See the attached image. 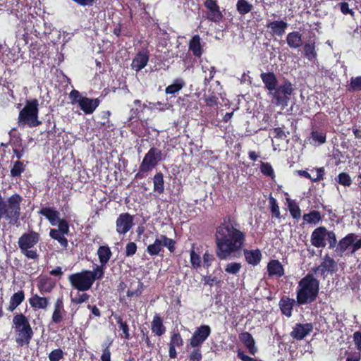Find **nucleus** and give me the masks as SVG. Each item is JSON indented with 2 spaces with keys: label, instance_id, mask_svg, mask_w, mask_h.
Listing matches in <instances>:
<instances>
[{
  "label": "nucleus",
  "instance_id": "c756f323",
  "mask_svg": "<svg viewBox=\"0 0 361 361\" xmlns=\"http://www.w3.org/2000/svg\"><path fill=\"white\" fill-rule=\"evenodd\" d=\"M189 49L195 56L200 57L202 51L200 44V37L199 35H195L189 42Z\"/></svg>",
  "mask_w": 361,
  "mask_h": 361
},
{
  "label": "nucleus",
  "instance_id": "bb28decb",
  "mask_svg": "<svg viewBox=\"0 0 361 361\" xmlns=\"http://www.w3.org/2000/svg\"><path fill=\"white\" fill-rule=\"evenodd\" d=\"M244 255L247 262L250 264L257 265L259 263L262 257L261 252L259 250H244Z\"/></svg>",
  "mask_w": 361,
  "mask_h": 361
},
{
  "label": "nucleus",
  "instance_id": "f3484780",
  "mask_svg": "<svg viewBox=\"0 0 361 361\" xmlns=\"http://www.w3.org/2000/svg\"><path fill=\"white\" fill-rule=\"evenodd\" d=\"M326 228L319 227L314 230L311 235V243L316 247H324L326 246L325 238Z\"/></svg>",
  "mask_w": 361,
  "mask_h": 361
},
{
  "label": "nucleus",
  "instance_id": "13d9d810",
  "mask_svg": "<svg viewBox=\"0 0 361 361\" xmlns=\"http://www.w3.org/2000/svg\"><path fill=\"white\" fill-rule=\"evenodd\" d=\"M58 228H56L57 231L61 232L64 234H68L69 232V226L68 222L64 219H59L57 224Z\"/></svg>",
  "mask_w": 361,
  "mask_h": 361
},
{
  "label": "nucleus",
  "instance_id": "de8ad7c7",
  "mask_svg": "<svg viewBox=\"0 0 361 361\" xmlns=\"http://www.w3.org/2000/svg\"><path fill=\"white\" fill-rule=\"evenodd\" d=\"M288 209L293 218L299 219L301 216L300 209L295 202H290L288 204Z\"/></svg>",
  "mask_w": 361,
  "mask_h": 361
},
{
  "label": "nucleus",
  "instance_id": "20e7f679",
  "mask_svg": "<svg viewBox=\"0 0 361 361\" xmlns=\"http://www.w3.org/2000/svg\"><path fill=\"white\" fill-rule=\"evenodd\" d=\"M23 197L18 194H13L2 202L1 219L4 216L8 224L16 225L18 223L20 216V204Z\"/></svg>",
  "mask_w": 361,
  "mask_h": 361
},
{
  "label": "nucleus",
  "instance_id": "4be33fe9",
  "mask_svg": "<svg viewBox=\"0 0 361 361\" xmlns=\"http://www.w3.org/2000/svg\"><path fill=\"white\" fill-rule=\"evenodd\" d=\"M149 61V56L147 54L140 52L133 59L131 66L136 72L144 68Z\"/></svg>",
  "mask_w": 361,
  "mask_h": 361
},
{
  "label": "nucleus",
  "instance_id": "864d4df0",
  "mask_svg": "<svg viewBox=\"0 0 361 361\" xmlns=\"http://www.w3.org/2000/svg\"><path fill=\"white\" fill-rule=\"evenodd\" d=\"M116 319L118 324L119 328L123 331L125 338L128 339L130 338V334L127 323L124 322L120 317H117Z\"/></svg>",
  "mask_w": 361,
  "mask_h": 361
},
{
  "label": "nucleus",
  "instance_id": "7c9ffc66",
  "mask_svg": "<svg viewBox=\"0 0 361 361\" xmlns=\"http://www.w3.org/2000/svg\"><path fill=\"white\" fill-rule=\"evenodd\" d=\"M29 302L31 307L39 309H45L49 304V301L47 298L39 297L37 295H35L30 298L29 299Z\"/></svg>",
  "mask_w": 361,
  "mask_h": 361
},
{
  "label": "nucleus",
  "instance_id": "9b49d317",
  "mask_svg": "<svg viewBox=\"0 0 361 361\" xmlns=\"http://www.w3.org/2000/svg\"><path fill=\"white\" fill-rule=\"evenodd\" d=\"M163 247H167L172 252L175 250V241L165 235H158L154 242L147 246V252L151 256L157 255L162 251Z\"/></svg>",
  "mask_w": 361,
  "mask_h": 361
},
{
  "label": "nucleus",
  "instance_id": "2eb2a0df",
  "mask_svg": "<svg viewBox=\"0 0 361 361\" xmlns=\"http://www.w3.org/2000/svg\"><path fill=\"white\" fill-rule=\"evenodd\" d=\"M313 330V326L311 323L296 324L290 335L292 338L297 340H302L306 336L310 334Z\"/></svg>",
  "mask_w": 361,
  "mask_h": 361
},
{
  "label": "nucleus",
  "instance_id": "603ef678",
  "mask_svg": "<svg viewBox=\"0 0 361 361\" xmlns=\"http://www.w3.org/2000/svg\"><path fill=\"white\" fill-rule=\"evenodd\" d=\"M90 298V295L87 293H78L75 297L71 298V302L74 304H81L86 302Z\"/></svg>",
  "mask_w": 361,
  "mask_h": 361
},
{
  "label": "nucleus",
  "instance_id": "cd10ccee",
  "mask_svg": "<svg viewBox=\"0 0 361 361\" xmlns=\"http://www.w3.org/2000/svg\"><path fill=\"white\" fill-rule=\"evenodd\" d=\"M298 173L307 178L312 180V181H318L323 178L324 170L323 168H319L316 170H312L311 173L307 171H299Z\"/></svg>",
  "mask_w": 361,
  "mask_h": 361
},
{
  "label": "nucleus",
  "instance_id": "5fc2aeb1",
  "mask_svg": "<svg viewBox=\"0 0 361 361\" xmlns=\"http://www.w3.org/2000/svg\"><path fill=\"white\" fill-rule=\"evenodd\" d=\"M349 90L351 91L361 90V76L352 78L350 79V84Z\"/></svg>",
  "mask_w": 361,
  "mask_h": 361
},
{
  "label": "nucleus",
  "instance_id": "a211bd4d",
  "mask_svg": "<svg viewBox=\"0 0 361 361\" xmlns=\"http://www.w3.org/2000/svg\"><path fill=\"white\" fill-rule=\"evenodd\" d=\"M266 26L271 34L281 37L286 32L288 24L283 20H274L269 21Z\"/></svg>",
  "mask_w": 361,
  "mask_h": 361
},
{
  "label": "nucleus",
  "instance_id": "39448f33",
  "mask_svg": "<svg viewBox=\"0 0 361 361\" xmlns=\"http://www.w3.org/2000/svg\"><path fill=\"white\" fill-rule=\"evenodd\" d=\"M38 101L35 99L27 101L25 106L19 113L18 123L20 127L27 126L33 128L41 124V121L38 120Z\"/></svg>",
  "mask_w": 361,
  "mask_h": 361
},
{
  "label": "nucleus",
  "instance_id": "412c9836",
  "mask_svg": "<svg viewBox=\"0 0 361 361\" xmlns=\"http://www.w3.org/2000/svg\"><path fill=\"white\" fill-rule=\"evenodd\" d=\"M39 214L45 216L52 226H56L60 219V213L51 207H43Z\"/></svg>",
  "mask_w": 361,
  "mask_h": 361
},
{
  "label": "nucleus",
  "instance_id": "c03bdc74",
  "mask_svg": "<svg viewBox=\"0 0 361 361\" xmlns=\"http://www.w3.org/2000/svg\"><path fill=\"white\" fill-rule=\"evenodd\" d=\"M202 70L205 73L204 85H207L212 80L214 75V68L213 66H202Z\"/></svg>",
  "mask_w": 361,
  "mask_h": 361
},
{
  "label": "nucleus",
  "instance_id": "f8f14e48",
  "mask_svg": "<svg viewBox=\"0 0 361 361\" xmlns=\"http://www.w3.org/2000/svg\"><path fill=\"white\" fill-rule=\"evenodd\" d=\"M337 271V263L329 255H325L321 264L313 268L312 271L322 276H325L326 273L334 274Z\"/></svg>",
  "mask_w": 361,
  "mask_h": 361
},
{
  "label": "nucleus",
  "instance_id": "e2e57ef3",
  "mask_svg": "<svg viewBox=\"0 0 361 361\" xmlns=\"http://www.w3.org/2000/svg\"><path fill=\"white\" fill-rule=\"evenodd\" d=\"M271 211L272 214L277 218L280 216L279 207L276 204V200L274 198L270 199Z\"/></svg>",
  "mask_w": 361,
  "mask_h": 361
},
{
  "label": "nucleus",
  "instance_id": "3c124183",
  "mask_svg": "<svg viewBox=\"0 0 361 361\" xmlns=\"http://www.w3.org/2000/svg\"><path fill=\"white\" fill-rule=\"evenodd\" d=\"M261 172L267 176L273 178L274 176V170L269 163H264L262 162L261 164Z\"/></svg>",
  "mask_w": 361,
  "mask_h": 361
},
{
  "label": "nucleus",
  "instance_id": "a878e982",
  "mask_svg": "<svg viewBox=\"0 0 361 361\" xmlns=\"http://www.w3.org/2000/svg\"><path fill=\"white\" fill-rule=\"evenodd\" d=\"M295 300L289 298H283L279 302L280 309L283 314L290 317L292 315V310Z\"/></svg>",
  "mask_w": 361,
  "mask_h": 361
},
{
  "label": "nucleus",
  "instance_id": "1a4fd4ad",
  "mask_svg": "<svg viewBox=\"0 0 361 361\" xmlns=\"http://www.w3.org/2000/svg\"><path fill=\"white\" fill-rule=\"evenodd\" d=\"M161 150L152 147L145 155L140 166L139 171L135 175V178H143L146 173L152 171L157 165L158 162L161 161Z\"/></svg>",
  "mask_w": 361,
  "mask_h": 361
},
{
  "label": "nucleus",
  "instance_id": "473e14b6",
  "mask_svg": "<svg viewBox=\"0 0 361 361\" xmlns=\"http://www.w3.org/2000/svg\"><path fill=\"white\" fill-rule=\"evenodd\" d=\"M63 310V305L61 300L58 299L56 302L54 304V310L52 314V321L54 323H59L61 322L63 317H62V312Z\"/></svg>",
  "mask_w": 361,
  "mask_h": 361
},
{
  "label": "nucleus",
  "instance_id": "680f3d73",
  "mask_svg": "<svg viewBox=\"0 0 361 361\" xmlns=\"http://www.w3.org/2000/svg\"><path fill=\"white\" fill-rule=\"evenodd\" d=\"M361 247V238H358V236L355 234L353 238V243L351 244L350 248H351L350 254H354L357 250Z\"/></svg>",
  "mask_w": 361,
  "mask_h": 361
},
{
  "label": "nucleus",
  "instance_id": "aec40b11",
  "mask_svg": "<svg viewBox=\"0 0 361 361\" xmlns=\"http://www.w3.org/2000/svg\"><path fill=\"white\" fill-rule=\"evenodd\" d=\"M353 238H355V234L350 233L339 241L335 249L337 256L342 257L345 251L350 247L351 244L353 243Z\"/></svg>",
  "mask_w": 361,
  "mask_h": 361
},
{
  "label": "nucleus",
  "instance_id": "6e6552de",
  "mask_svg": "<svg viewBox=\"0 0 361 361\" xmlns=\"http://www.w3.org/2000/svg\"><path fill=\"white\" fill-rule=\"evenodd\" d=\"M69 98L71 100V104H77L85 114H92L100 104L99 99L84 97L76 90H73L69 93Z\"/></svg>",
  "mask_w": 361,
  "mask_h": 361
},
{
  "label": "nucleus",
  "instance_id": "79ce46f5",
  "mask_svg": "<svg viewBox=\"0 0 361 361\" xmlns=\"http://www.w3.org/2000/svg\"><path fill=\"white\" fill-rule=\"evenodd\" d=\"M183 345V340L178 332L173 331L171 334L170 342L169 345H173L174 347H180Z\"/></svg>",
  "mask_w": 361,
  "mask_h": 361
},
{
  "label": "nucleus",
  "instance_id": "0e129e2a",
  "mask_svg": "<svg viewBox=\"0 0 361 361\" xmlns=\"http://www.w3.org/2000/svg\"><path fill=\"white\" fill-rule=\"evenodd\" d=\"M353 341L357 349L361 352V332L356 331L353 334Z\"/></svg>",
  "mask_w": 361,
  "mask_h": 361
},
{
  "label": "nucleus",
  "instance_id": "9d476101",
  "mask_svg": "<svg viewBox=\"0 0 361 361\" xmlns=\"http://www.w3.org/2000/svg\"><path fill=\"white\" fill-rule=\"evenodd\" d=\"M293 92V87L290 82L284 80L280 85H276V89L269 94L275 101L277 105L286 104Z\"/></svg>",
  "mask_w": 361,
  "mask_h": 361
},
{
  "label": "nucleus",
  "instance_id": "2f4dec72",
  "mask_svg": "<svg viewBox=\"0 0 361 361\" xmlns=\"http://www.w3.org/2000/svg\"><path fill=\"white\" fill-rule=\"evenodd\" d=\"M24 299L25 295L23 291H18V293H14L10 299L8 310L10 312H13L24 300Z\"/></svg>",
  "mask_w": 361,
  "mask_h": 361
},
{
  "label": "nucleus",
  "instance_id": "6ab92c4d",
  "mask_svg": "<svg viewBox=\"0 0 361 361\" xmlns=\"http://www.w3.org/2000/svg\"><path fill=\"white\" fill-rule=\"evenodd\" d=\"M260 78L264 84L265 88L268 90V94H269L272 90L276 89L278 85L277 78L274 73H262L260 75Z\"/></svg>",
  "mask_w": 361,
  "mask_h": 361
},
{
  "label": "nucleus",
  "instance_id": "37998d69",
  "mask_svg": "<svg viewBox=\"0 0 361 361\" xmlns=\"http://www.w3.org/2000/svg\"><path fill=\"white\" fill-rule=\"evenodd\" d=\"M25 171V166L21 161L15 162L13 168L11 170V175L13 177L20 176V174Z\"/></svg>",
  "mask_w": 361,
  "mask_h": 361
},
{
  "label": "nucleus",
  "instance_id": "8fccbe9b",
  "mask_svg": "<svg viewBox=\"0 0 361 361\" xmlns=\"http://www.w3.org/2000/svg\"><path fill=\"white\" fill-rule=\"evenodd\" d=\"M190 262L193 269H197L200 267L201 259L193 249L190 251Z\"/></svg>",
  "mask_w": 361,
  "mask_h": 361
},
{
  "label": "nucleus",
  "instance_id": "49530a36",
  "mask_svg": "<svg viewBox=\"0 0 361 361\" xmlns=\"http://www.w3.org/2000/svg\"><path fill=\"white\" fill-rule=\"evenodd\" d=\"M242 266L238 262L228 263L225 268V271L230 274H236L240 270Z\"/></svg>",
  "mask_w": 361,
  "mask_h": 361
},
{
  "label": "nucleus",
  "instance_id": "052dcab7",
  "mask_svg": "<svg viewBox=\"0 0 361 361\" xmlns=\"http://www.w3.org/2000/svg\"><path fill=\"white\" fill-rule=\"evenodd\" d=\"M137 251V245L134 242H130L126 245V255L127 257H131L135 254Z\"/></svg>",
  "mask_w": 361,
  "mask_h": 361
},
{
  "label": "nucleus",
  "instance_id": "e433bc0d",
  "mask_svg": "<svg viewBox=\"0 0 361 361\" xmlns=\"http://www.w3.org/2000/svg\"><path fill=\"white\" fill-rule=\"evenodd\" d=\"M154 190L162 193L164 190V181L163 174L161 173H157L155 174L153 178Z\"/></svg>",
  "mask_w": 361,
  "mask_h": 361
},
{
  "label": "nucleus",
  "instance_id": "58836bf2",
  "mask_svg": "<svg viewBox=\"0 0 361 361\" xmlns=\"http://www.w3.org/2000/svg\"><path fill=\"white\" fill-rule=\"evenodd\" d=\"M253 6L246 0H238L236 4V8L240 15H245L250 12Z\"/></svg>",
  "mask_w": 361,
  "mask_h": 361
},
{
  "label": "nucleus",
  "instance_id": "0eeeda50",
  "mask_svg": "<svg viewBox=\"0 0 361 361\" xmlns=\"http://www.w3.org/2000/svg\"><path fill=\"white\" fill-rule=\"evenodd\" d=\"M13 322L16 331V342L21 345L28 344L33 334L28 319L19 314L14 316Z\"/></svg>",
  "mask_w": 361,
  "mask_h": 361
},
{
  "label": "nucleus",
  "instance_id": "5701e85b",
  "mask_svg": "<svg viewBox=\"0 0 361 361\" xmlns=\"http://www.w3.org/2000/svg\"><path fill=\"white\" fill-rule=\"evenodd\" d=\"M267 271L271 276L281 277L284 275L283 267L279 260H271L267 265Z\"/></svg>",
  "mask_w": 361,
  "mask_h": 361
},
{
  "label": "nucleus",
  "instance_id": "09e8293b",
  "mask_svg": "<svg viewBox=\"0 0 361 361\" xmlns=\"http://www.w3.org/2000/svg\"><path fill=\"white\" fill-rule=\"evenodd\" d=\"M325 240L328 241L330 249H336L338 244L336 235L333 231H329L326 230V235Z\"/></svg>",
  "mask_w": 361,
  "mask_h": 361
},
{
  "label": "nucleus",
  "instance_id": "6e6d98bb",
  "mask_svg": "<svg viewBox=\"0 0 361 361\" xmlns=\"http://www.w3.org/2000/svg\"><path fill=\"white\" fill-rule=\"evenodd\" d=\"M63 357V353L60 348L52 350L49 355V361H59Z\"/></svg>",
  "mask_w": 361,
  "mask_h": 361
},
{
  "label": "nucleus",
  "instance_id": "b1692460",
  "mask_svg": "<svg viewBox=\"0 0 361 361\" xmlns=\"http://www.w3.org/2000/svg\"><path fill=\"white\" fill-rule=\"evenodd\" d=\"M239 338L244 343L249 353L255 355L257 352V348L252 336L248 332H243L240 334Z\"/></svg>",
  "mask_w": 361,
  "mask_h": 361
},
{
  "label": "nucleus",
  "instance_id": "f704fd0d",
  "mask_svg": "<svg viewBox=\"0 0 361 361\" xmlns=\"http://www.w3.org/2000/svg\"><path fill=\"white\" fill-rule=\"evenodd\" d=\"M304 55L310 61L317 59V52L314 42H307L304 45Z\"/></svg>",
  "mask_w": 361,
  "mask_h": 361
},
{
  "label": "nucleus",
  "instance_id": "bf43d9fd",
  "mask_svg": "<svg viewBox=\"0 0 361 361\" xmlns=\"http://www.w3.org/2000/svg\"><path fill=\"white\" fill-rule=\"evenodd\" d=\"M202 355L200 350L198 347L194 348L192 351L190 353L189 360L190 361H200Z\"/></svg>",
  "mask_w": 361,
  "mask_h": 361
},
{
  "label": "nucleus",
  "instance_id": "7ed1b4c3",
  "mask_svg": "<svg viewBox=\"0 0 361 361\" xmlns=\"http://www.w3.org/2000/svg\"><path fill=\"white\" fill-rule=\"evenodd\" d=\"M319 290V281L308 274L298 283L297 302L299 305L311 303L315 300Z\"/></svg>",
  "mask_w": 361,
  "mask_h": 361
},
{
  "label": "nucleus",
  "instance_id": "dca6fc26",
  "mask_svg": "<svg viewBox=\"0 0 361 361\" xmlns=\"http://www.w3.org/2000/svg\"><path fill=\"white\" fill-rule=\"evenodd\" d=\"M205 7L208 9L207 18L213 22H219L222 18V14L217 3L214 0H206Z\"/></svg>",
  "mask_w": 361,
  "mask_h": 361
},
{
  "label": "nucleus",
  "instance_id": "a19ab883",
  "mask_svg": "<svg viewBox=\"0 0 361 361\" xmlns=\"http://www.w3.org/2000/svg\"><path fill=\"white\" fill-rule=\"evenodd\" d=\"M37 287L42 293H49L53 289L54 285L50 280L41 279L38 283Z\"/></svg>",
  "mask_w": 361,
  "mask_h": 361
},
{
  "label": "nucleus",
  "instance_id": "c85d7f7f",
  "mask_svg": "<svg viewBox=\"0 0 361 361\" xmlns=\"http://www.w3.org/2000/svg\"><path fill=\"white\" fill-rule=\"evenodd\" d=\"M101 267H103L109 262L111 256V252L108 246H101L97 250Z\"/></svg>",
  "mask_w": 361,
  "mask_h": 361
},
{
  "label": "nucleus",
  "instance_id": "c9c22d12",
  "mask_svg": "<svg viewBox=\"0 0 361 361\" xmlns=\"http://www.w3.org/2000/svg\"><path fill=\"white\" fill-rule=\"evenodd\" d=\"M65 235L66 234L62 233L61 232L57 231L56 228L51 229L49 232L50 237L57 240L64 248L68 246V240L65 238Z\"/></svg>",
  "mask_w": 361,
  "mask_h": 361
},
{
  "label": "nucleus",
  "instance_id": "a18cd8bd",
  "mask_svg": "<svg viewBox=\"0 0 361 361\" xmlns=\"http://www.w3.org/2000/svg\"><path fill=\"white\" fill-rule=\"evenodd\" d=\"M311 138L316 145L323 144L326 141L325 134L318 131H313L311 135Z\"/></svg>",
  "mask_w": 361,
  "mask_h": 361
},
{
  "label": "nucleus",
  "instance_id": "423d86ee",
  "mask_svg": "<svg viewBox=\"0 0 361 361\" xmlns=\"http://www.w3.org/2000/svg\"><path fill=\"white\" fill-rule=\"evenodd\" d=\"M39 241V234L35 231L23 233L18 240V245L23 255L27 258L37 259L39 257L35 246Z\"/></svg>",
  "mask_w": 361,
  "mask_h": 361
},
{
  "label": "nucleus",
  "instance_id": "69168bd1",
  "mask_svg": "<svg viewBox=\"0 0 361 361\" xmlns=\"http://www.w3.org/2000/svg\"><path fill=\"white\" fill-rule=\"evenodd\" d=\"M341 11L343 14H350L351 16L354 14V12L349 8L348 4L346 2L341 4Z\"/></svg>",
  "mask_w": 361,
  "mask_h": 361
},
{
  "label": "nucleus",
  "instance_id": "4d7b16f0",
  "mask_svg": "<svg viewBox=\"0 0 361 361\" xmlns=\"http://www.w3.org/2000/svg\"><path fill=\"white\" fill-rule=\"evenodd\" d=\"M338 181L344 186H350L352 183L350 177L345 173H341L338 176Z\"/></svg>",
  "mask_w": 361,
  "mask_h": 361
},
{
  "label": "nucleus",
  "instance_id": "774afa93",
  "mask_svg": "<svg viewBox=\"0 0 361 361\" xmlns=\"http://www.w3.org/2000/svg\"><path fill=\"white\" fill-rule=\"evenodd\" d=\"M238 357L242 361H257L255 359L245 355L242 351L238 352Z\"/></svg>",
  "mask_w": 361,
  "mask_h": 361
},
{
  "label": "nucleus",
  "instance_id": "f257e3e1",
  "mask_svg": "<svg viewBox=\"0 0 361 361\" xmlns=\"http://www.w3.org/2000/svg\"><path fill=\"white\" fill-rule=\"evenodd\" d=\"M216 255L220 259H227L241 250L245 241V233L240 231V225L228 219L216 228Z\"/></svg>",
  "mask_w": 361,
  "mask_h": 361
},
{
  "label": "nucleus",
  "instance_id": "ddd939ff",
  "mask_svg": "<svg viewBox=\"0 0 361 361\" xmlns=\"http://www.w3.org/2000/svg\"><path fill=\"white\" fill-rule=\"evenodd\" d=\"M211 329L207 325H202L198 327L190 340V346L192 348L200 346L209 337Z\"/></svg>",
  "mask_w": 361,
  "mask_h": 361
},
{
  "label": "nucleus",
  "instance_id": "f03ea898",
  "mask_svg": "<svg viewBox=\"0 0 361 361\" xmlns=\"http://www.w3.org/2000/svg\"><path fill=\"white\" fill-rule=\"evenodd\" d=\"M104 276V268L97 265L93 271H82L71 274L68 281L72 287L79 291H86L91 288L96 280L100 279Z\"/></svg>",
  "mask_w": 361,
  "mask_h": 361
},
{
  "label": "nucleus",
  "instance_id": "ea45409f",
  "mask_svg": "<svg viewBox=\"0 0 361 361\" xmlns=\"http://www.w3.org/2000/svg\"><path fill=\"white\" fill-rule=\"evenodd\" d=\"M304 221L307 224H317L321 221L320 212L316 210L312 211L303 215Z\"/></svg>",
  "mask_w": 361,
  "mask_h": 361
},
{
  "label": "nucleus",
  "instance_id": "338daca9",
  "mask_svg": "<svg viewBox=\"0 0 361 361\" xmlns=\"http://www.w3.org/2000/svg\"><path fill=\"white\" fill-rule=\"evenodd\" d=\"M101 360L102 361H111V353L107 348L103 350Z\"/></svg>",
  "mask_w": 361,
  "mask_h": 361
},
{
  "label": "nucleus",
  "instance_id": "393cba45",
  "mask_svg": "<svg viewBox=\"0 0 361 361\" xmlns=\"http://www.w3.org/2000/svg\"><path fill=\"white\" fill-rule=\"evenodd\" d=\"M286 42L288 47L291 49H298L302 44V35L298 32H292L287 35Z\"/></svg>",
  "mask_w": 361,
  "mask_h": 361
},
{
  "label": "nucleus",
  "instance_id": "72a5a7b5",
  "mask_svg": "<svg viewBox=\"0 0 361 361\" xmlns=\"http://www.w3.org/2000/svg\"><path fill=\"white\" fill-rule=\"evenodd\" d=\"M185 85V82L181 78L174 80L173 84L169 85L165 89L166 94H173L178 92Z\"/></svg>",
  "mask_w": 361,
  "mask_h": 361
},
{
  "label": "nucleus",
  "instance_id": "4c0bfd02",
  "mask_svg": "<svg viewBox=\"0 0 361 361\" xmlns=\"http://www.w3.org/2000/svg\"><path fill=\"white\" fill-rule=\"evenodd\" d=\"M152 331L158 336H161L164 333L165 328L160 317L157 316L154 317L152 322Z\"/></svg>",
  "mask_w": 361,
  "mask_h": 361
},
{
  "label": "nucleus",
  "instance_id": "4468645a",
  "mask_svg": "<svg viewBox=\"0 0 361 361\" xmlns=\"http://www.w3.org/2000/svg\"><path fill=\"white\" fill-rule=\"evenodd\" d=\"M133 216L128 213H123L119 215L116 220V231L120 234H126L128 232L133 224Z\"/></svg>",
  "mask_w": 361,
  "mask_h": 361
}]
</instances>
